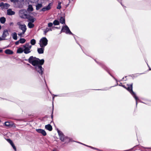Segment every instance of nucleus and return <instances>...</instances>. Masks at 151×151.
Masks as SVG:
<instances>
[{
    "label": "nucleus",
    "mask_w": 151,
    "mask_h": 151,
    "mask_svg": "<svg viewBox=\"0 0 151 151\" xmlns=\"http://www.w3.org/2000/svg\"><path fill=\"white\" fill-rule=\"evenodd\" d=\"M27 60H28L30 63L35 66V70L38 71V58L34 57L33 56H31Z\"/></svg>",
    "instance_id": "obj_1"
},
{
    "label": "nucleus",
    "mask_w": 151,
    "mask_h": 151,
    "mask_svg": "<svg viewBox=\"0 0 151 151\" xmlns=\"http://www.w3.org/2000/svg\"><path fill=\"white\" fill-rule=\"evenodd\" d=\"M122 86L127 89L133 96L136 101V104L137 105V100H139V99L136 96L135 93L132 91V84H130L129 85H127V87L125 86V85H122Z\"/></svg>",
    "instance_id": "obj_2"
},
{
    "label": "nucleus",
    "mask_w": 151,
    "mask_h": 151,
    "mask_svg": "<svg viewBox=\"0 0 151 151\" xmlns=\"http://www.w3.org/2000/svg\"><path fill=\"white\" fill-rule=\"evenodd\" d=\"M44 62V59L40 60L38 58V73L41 75L42 77V74L44 70V69L42 67L41 65H43Z\"/></svg>",
    "instance_id": "obj_3"
},
{
    "label": "nucleus",
    "mask_w": 151,
    "mask_h": 151,
    "mask_svg": "<svg viewBox=\"0 0 151 151\" xmlns=\"http://www.w3.org/2000/svg\"><path fill=\"white\" fill-rule=\"evenodd\" d=\"M29 14L27 11L25 9H22L19 12V15L22 18L26 19Z\"/></svg>",
    "instance_id": "obj_4"
},
{
    "label": "nucleus",
    "mask_w": 151,
    "mask_h": 151,
    "mask_svg": "<svg viewBox=\"0 0 151 151\" xmlns=\"http://www.w3.org/2000/svg\"><path fill=\"white\" fill-rule=\"evenodd\" d=\"M48 40L45 37L42 38L40 41L39 44L40 47H45L47 44Z\"/></svg>",
    "instance_id": "obj_5"
},
{
    "label": "nucleus",
    "mask_w": 151,
    "mask_h": 151,
    "mask_svg": "<svg viewBox=\"0 0 151 151\" xmlns=\"http://www.w3.org/2000/svg\"><path fill=\"white\" fill-rule=\"evenodd\" d=\"M58 133L60 139L62 141L66 142L69 141V139L68 137H64V136L63 135L62 132L58 130Z\"/></svg>",
    "instance_id": "obj_6"
},
{
    "label": "nucleus",
    "mask_w": 151,
    "mask_h": 151,
    "mask_svg": "<svg viewBox=\"0 0 151 151\" xmlns=\"http://www.w3.org/2000/svg\"><path fill=\"white\" fill-rule=\"evenodd\" d=\"M17 24L19 26V29L22 30L23 32H25L27 30L26 25L24 24H22L20 22H18Z\"/></svg>",
    "instance_id": "obj_7"
},
{
    "label": "nucleus",
    "mask_w": 151,
    "mask_h": 151,
    "mask_svg": "<svg viewBox=\"0 0 151 151\" xmlns=\"http://www.w3.org/2000/svg\"><path fill=\"white\" fill-rule=\"evenodd\" d=\"M61 32H65L66 34L73 35V34L71 32L68 27L66 25L63 27Z\"/></svg>",
    "instance_id": "obj_8"
},
{
    "label": "nucleus",
    "mask_w": 151,
    "mask_h": 151,
    "mask_svg": "<svg viewBox=\"0 0 151 151\" xmlns=\"http://www.w3.org/2000/svg\"><path fill=\"white\" fill-rule=\"evenodd\" d=\"M53 5L52 3H50L48 5L45 7L42 8L39 11L40 12H44L46 11H48L50 10L51 9V7Z\"/></svg>",
    "instance_id": "obj_9"
},
{
    "label": "nucleus",
    "mask_w": 151,
    "mask_h": 151,
    "mask_svg": "<svg viewBox=\"0 0 151 151\" xmlns=\"http://www.w3.org/2000/svg\"><path fill=\"white\" fill-rule=\"evenodd\" d=\"M24 2V0H18L14 6L16 8H22L23 6Z\"/></svg>",
    "instance_id": "obj_10"
},
{
    "label": "nucleus",
    "mask_w": 151,
    "mask_h": 151,
    "mask_svg": "<svg viewBox=\"0 0 151 151\" xmlns=\"http://www.w3.org/2000/svg\"><path fill=\"white\" fill-rule=\"evenodd\" d=\"M9 35V33L8 32V31L7 29L4 30L3 32V34L2 35V38L1 39L2 40H5V38L6 36Z\"/></svg>",
    "instance_id": "obj_11"
},
{
    "label": "nucleus",
    "mask_w": 151,
    "mask_h": 151,
    "mask_svg": "<svg viewBox=\"0 0 151 151\" xmlns=\"http://www.w3.org/2000/svg\"><path fill=\"white\" fill-rule=\"evenodd\" d=\"M15 14V12L12 11L11 9H9L7 10V14L9 15H12Z\"/></svg>",
    "instance_id": "obj_12"
},
{
    "label": "nucleus",
    "mask_w": 151,
    "mask_h": 151,
    "mask_svg": "<svg viewBox=\"0 0 151 151\" xmlns=\"http://www.w3.org/2000/svg\"><path fill=\"white\" fill-rule=\"evenodd\" d=\"M45 128L46 129L50 131H51L52 129V126L50 124L46 125L45 126Z\"/></svg>",
    "instance_id": "obj_13"
},
{
    "label": "nucleus",
    "mask_w": 151,
    "mask_h": 151,
    "mask_svg": "<svg viewBox=\"0 0 151 151\" xmlns=\"http://www.w3.org/2000/svg\"><path fill=\"white\" fill-rule=\"evenodd\" d=\"M38 133L41 134L43 136H45L46 135L45 131L41 129H38Z\"/></svg>",
    "instance_id": "obj_14"
},
{
    "label": "nucleus",
    "mask_w": 151,
    "mask_h": 151,
    "mask_svg": "<svg viewBox=\"0 0 151 151\" xmlns=\"http://www.w3.org/2000/svg\"><path fill=\"white\" fill-rule=\"evenodd\" d=\"M28 18H27L26 19H28V21H29V22L31 23H33L35 21L34 18L33 17H31L29 15Z\"/></svg>",
    "instance_id": "obj_15"
},
{
    "label": "nucleus",
    "mask_w": 151,
    "mask_h": 151,
    "mask_svg": "<svg viewBox=\"0 0 151 151\" xmlns=\"http://www.w3.org/2000/svg\"><path fill=\"white\" fill-rule=\"evenodd\" d=\"M5 52L6 54L8 55H12L14 53L12 51L9 49L6 50L5 51Z\"/></svg>",
    "instance_id": "obj_16"
},
{
    "label": "nucleus",
    "mask_w": 151,
    "mask_h": 151,
    "mask_svg": "<svg viewBox=\"0 0 151 151\" xmlns=\"http://www.w3.org/2000/svg\"><path fill=\"white\" fill-rule=\"evenodd\" d=\"M24 52L26 54H28L31 52L30 48L27 47H24Z\"/></svg>",
    "instance_id": "obj_17"
},
{
    "label": "nucleus",
    "mask_w": 151,
    "mask_h": 151,
    "mask_svg": "<svg viewBox=\"0 0 151 151\" xmlns=\"http://www.w3.org/2000/svg\"><path fill=\"white\" fill-rule=\"evenodd\" d=\"M44 47H41L40 48H38V53L42 54L44 52Z\"/></svg>",
    "instance_id": "obj_18"
},
{
    "label": "nucleus",
    "mask_w": 151,
    "mask_h": 151,
    "mask_svg": "<svg viewBox=\"0 0 151 151\" xmlns=\"http://www.w3.org/2000/svg\"><path fill=\"white\" fill-rule=\"evenodd\" d=\"M33 10V8L32 5H29L28 6V8L27 9V11L29 12H32Z\"/></svg>",
    "instance_id": "obj_19"
},
{
    "label": "nucleus",
    "mask_w": 151,
    "mask_h": 151,
    "mask_svg": "<svg viewBox=\"0 0 151 151\" xmlns=\"http://www.w3.org/2000/svg\"><path fill=\"white\" fill-rule=\"evenodd\" d=\"M6 18L4 17H2L0 18V22L2 24H4L6 22Z\"/></svg>",
    "instance_id": "obj_20"
},
{
    "label": "nucleus",
    "mask_w": 151,
    "mask_h": 151,
    "mask_svg": "<svg viewBox=\"0 0 151 151\" xmlns=\"http://www.w3.org/2000/svg\"><path fill=\"white\" fill-rule=\"evenodd\" d=\"M5 125L6 126L9 127H11L12 126V124H11V123L8 122H5Z\"/></svg>",
    "instance_id": "obj_21"
},
{
    "label": "nucleus",
    "mask_w": 151,
    "mask_h": 151,
    "mask_svg": "<svg viewBox=\"0 0 151 151\" xmlns=\"http://www.w3.org/2000/svg\"><path fill=\"white\" fill-rule=\"evenodd\" d=\"M12 36L13 39L15 40L17 39V34L16 32H14L12 34Z\"/></svg>",
    "instance_id": "obj_22"
},
{
    "label": "nucleus",
    "mask_w": 151,
    "mask_h": 151,
    "mask_svg": "<svg viewBox=\"0 0 151 151\" xmlns=\"http://www.w3.org/2000/svg\"><path fill=\"white\" fill-rule=\"evenodd\" d=\"M60 22L62 24H65V19L63 17H61L60 19Z\"/></svg>",
    "instance_id": "obj_23"
},
{
    "label": "nucleus",
    "mask_w": 151,
    "mask_h": 151,
    "mask_svg": "<svg viewBox=\"0 0 151 151\" xmlns=\"http://www.w3.org/2000/svg\"><path fill=\"white\" fill-rule=\"evenodd\" d=\"M24 51V50L21 47L19 48L17 50V53H22Z\"/></svg>",
    "instance_id": "obj_24"
},
{
    "label": "nucleus",
    "mask_w": 151,
    "mask_h": 151,
    "mask_svg": "<svg viewBox=\"0 0 151 151\" xmlns=\"http://www.w3.org/2000/svg\"><path fill=\"white\" fill-rule=\"evenodd\" d=\"M24 47H27L31 49L32 47V45H29V43H27L24 45H23Z\"/></svg>",
    "instance_id": "obj_25"
},
{
    "label": "nucleus",
    "mask_w": 151,
    "mask_h": 151,
    "mask_svg": "<svg viewBox=\"0 0 151 151\" xmlns=\"http://www.w3.org/2000/svg\"><path fill=\"white\" fill-rule=\"evenodd\" d=\"M34 24L30 22H29L28 23V26L30 28H32L34 27Z\"/></svg>",
    "instance_id": "obj_26"
},
{
    "label": "nucleus",
    "mask_w": 151,
    "mask_h": 151,
    "mask_svg": "<svg viewBox=\"0 0 151 151\" xmlns=\"http://www.w3.org/2000/svg\"><path fill=\"white\" fill-rule=\"evenodd\" d=\"M26 41V40L24 38H20L19 40V42L22 44L24 43Z\"/></svg>",
    "instance_id": "obj_27"
},
{
    "label": "nucleus",
    "mask_w": 151,
    "mask_h": 151,
    "mask_svg": "<svg viewBox=\"0 0 151 151\" xmlns=\"http://www.w3.org/2000/svg\"><path fill=\"white\" fill-rule=\"evenodd\" d=\"M36 43V40L34 39H32L30 41V43L32 45H34Z\"/></svg>",
    "instance_id": "obj_28"
},
{
    "label": "nucleus",
    "mask_w": 151,
    "mask_h": 151,
    "mask_svg": "<svg viewBox=\"0 0 151 151\" xmlns=\"http://www.w3.org/2000/svg\"><path fill=\"white\" fill-rule=\"evenodd\" d=\"M53 24L55 25H58L59 24V22L58 21L55 20L54 21Z\"/></svg>",
    "instance_id": "obj_29"
},
{
    "label": "nucleus",
    "mask_w": 151,
    "mask_h": 151,
    "mask_svg": "<svg viewBox=\"0 0 151 151\" xmlns=\"http://www.w3.org/2000/svg\"><path fill=\"white\" fill-rule=\"evenodd\" d=\"M61 2L59 1L58 3V4L57 7V9H60L61 6Z\"/></svg>",
    "instance_id": "obj_30"
},
{
    "label": "nucleus",
    "mask_w": 151,
    "mask_h": 151,
    "mask_svg": "<svg viewBox=\"0 0 151 151\" xmlns=\"http://www.w3.org/2000/svg\"><path fill=\"white\" fill-rule=\"evenodd\" d=\"M10 5L7 3L4 4V7L6 9H7L9 6Z\"/></svg>",
    "instance_id": "obj_31"
},
{
    "label": "nucleus",
    "mask_w": 151,
    "mask_h": 151,
    "mask_svg": "<svg viewBox=\"0 0 151 151\" xmlns=\"http://www.w3.org/2000/svg\"><path fill=\"white\" fill-rule=\"evenodd\" d=\"M18 0H10L11 2L13 3L14 4H16V3L17 2Z\"/></svg>",
    "instance_id": "obj_32"
},
{
    "label": "nucleus",
    "mask_w": 151,
    "mask_h": 151,
    "mask_svg": "<svg viewBox=\"0 0 151 151\" xmlns=\"http://www.w3.org/2000/svg\"><path fill=\"white\" fill-rule=\"evenodd\" d=\"M11 145L12 146V147L14 149V150L15 151H16V147L15 146V145H14V144L13 143H12Z\"/></svg>",
    "instance_id": "obj_33"
},
{
    "label": "nucleus",
    "mask_w": 151,
    "mask_h": 151,
    "mask_svg": "<svg viewBox=\"0 0 151 151\" xmlns=\"http://www.w3.org/2000/svg\"><path fill=\"white\" fill-rule=\"evenodd\" d=\"M49 31V28H46L45 30L44 33L45 34L47 32Z\"/></svg>",
    "instance_id": "obj_34"
},
{
    "label": "nucleus",
    "mask_w": 151,
    "mask_h": 151,
    "mask_svg": "<svg viewBox=\"0 0 151 151\" xmlns=\"http://www.w3.org/2000/svg\"><path fill=\"white\" fill-rule=\"evenodd\" d=\"M7 140L10 144V145H11L12 143H13L12 141L10 139H7Z\"/></svg>",
    "instance_id": "obj_35"
},
{
    "label": "nucleus",
    "mask_w": 151,
    "mask_h": 151,
    "mask_svg": "<svg viewBox=\"0 0 151 151\" xmlns=\"http://www.w3.org/2000/svg\"><path fill=\"white\" fill-rule=\"evenodd\" d=\"M25 32H20V33H19L18 34V35L20 36V37H22V35L23 34H24L25 33Z\"/></svg>",
    "instance_id": "obj_36"
},
{
    "label": "nucleus",
    "mask_w": 151,
    "mask_h": 151,
    "mask_svg": "<svg viewBox=\"0 0 151 151\" xmlns=\"http://www.w3.org/2000/svg\"><path fill=\"white\" fill-rule=\"evenodd\" d=\"M52 25L53 24L51 22H50L48 24V26L49 27H52Z\"/></svg>",
    "instance_id": "obj_37"
},
{
    "label": "nucleus",
    "mask_w": 151,
    "mask_h": 151,
    "mask_svg": "<svg viewBox=\"0 0 151 151\" xmlns=\"http://www.w3.org/2000/svg\"><path fill=\"white\" fill-rule=\"evenodd\" d=\"M42 5L41 4H38V9L41 7H42Z\"/></svg>",
    "instance_id": "obj_38"
},
{
    "label": "nucleus",
    "mask_w": 151,
    "mask_h": 151,
    "mask_svg": "<svg viewBox=\"0 0 151 151\" xmlns=\"http://www.w3.org/2000/svg\"><path fill=\"white\" fill-rule=\"evenodd\" d=\"M19 40L18 41H16L15 42V44L16 45H17L19 44Z\"/></svg>",
    "instance_id": "obj_39"
},
{
    "label": "nucleus",
    "mask_w": 151,
    "mask_h": 151,
    "mask_svg": "<svg viewBox=\"0 0 151 151\" xmlns=\"http://www.w3.org/2000/svg\"><path fill=\"white\" fill-rule=\"evenodd\" d=\"M4 3L3 2H1L0 3V7L3 6H4Z\"/></svg>",
    "instance_id": "obj_40"
},
{
    "label": "nucleus",
    "mask_w": 151,
    "mask_h": 151,
    "mask_svg": "<svg viewBox=\"0 0 151 151\" xmlns=\"http://www.w3.org/2000/svg\"><path fill=\"white\" fill-rule=\"evenodd\" d=\"M36 9L37 10H38V4H36Z\"/></svg>",
    "instance_id": "obj_41"
},
{
    "label": "nucleus",
    "mask_w": 151,
    "mask_h": 151,
    "mask_svg": "<svg viewBox=\"0 0 151 151\" xmlns=\"http://www.w3.org/2000/svg\"><path fill=\"white\" fill-rule=\"evenodd\" d=\"M13 24H14L13 23V22H11V23L9 24V25H10V26L12 25H13Z\"/></svg>",
    "instance_id": "obj_42"
},
{
    "label": "nucleus",
    "mask_w": 151,
    "mask_h": 151,
    "mask_svg": "<svg viewBox=\"0 0 151 151\" xmlns=\"http://www.w3.org/2000/svg\"><path fill=\"white\" fill-rule=\"evenodd\" d=\"M49 31H52V28H49Z\"/></svg>",
    "instance_id": "obj_43"
},
{
    "label": "nucleus",
    "mask_w": 151,
    "mask_h": 151,
    "mask_svg": "<svg viewBox=\"0 0 151 151\" xmlns=\"http://www.w3.org/2000/svg\"><path fill=\"white\" fill-rule=\"evenodd\" d=\"M70 1H69V3L66 5V7H67L69 4Z\"/></svg>",
    "instance_id": "obj_44"
},
{
    "label": "nucleus",
    "mask_w": 151,
    "mask_h": 151,
    "mask_svg": "<svg viewBox=\"0 0 151 151\" xmlns=\"http://www.w3.org/2000/svg\"><path fill=\"white\" fill-rule=\"evenodd\" d=\"M3 50L2 49H0V52H2Z\"/></svg>",
    "instance_id": "obj_45"
},
{
    "label": "nucleus",
    "mask_w": 151,
    "mask_h": 151,
    "mask_svg": "<svg viewBox=\"0 0 151 151\" xmlns=\"http://www.w3.org/2000/svg\"><path fill=\"white\" fill-rule=\"evenodd\" d=\"M2 39H1V37H0V41L2 40Z\"/></svg>",
    "instance_id": "obj_46"
},
{
    "label": "nucleus",
    "mask_w": 151,
    "mask_h": 151,
    "mask_svg": "<svg viewBox=\"0 0 151 151\" xmlns=\"http://www.w3.org/2000/svg\"><path fill=\"white\" fill-rule=\"evenodd\" d=\"M1 29V25H0V29Z\"/></svg>",
    "instance_id": "obj_47"
},
{
    "label": "nucleus",
    "mask_w": 151,
    "mask_h": 151,
    "mask_svg": "<svg viewBox=\"0 0 151 151\" xmlns=\"http://www.w3.org/2000/svg\"><path fill=\"white\" fill-rule=\"evenodd\" d=\"M36 130L37 132H38V129H36Z\"/></svg>",
    "instance_id": "obj_48"
},
{
    "label": "nucleus",
    "mask_w": 151,
    "mask_h": 151,
    "mask_svg": "<svg viewBox=\"0 0 151 151\" xmlns=\"http://www.w3.org/2000/svg\"><path fill=\"white\" fill-rule=\"evenodd\" d=\"M27 65H30V64H27Z\"/></svg>",
    "instance_id": "obj_49"
},
{
    "label": "nucleus",
    "mask_w": 151,
    "mask_h": 151,
    "mask_svg": "<svg viewBox=\"0 0 151 151\" xmlns=\"http://www.w3.org/2000/svg\"><path fill=\"white\" fill-rule=\"evenodd\" d=\"M51 117H52H52H53V115H51Z\"/></svg>",
    "instance_id": "obj_50"
},
{
    "label": "nucleus",
    "mask_w": 151,
    "mask_h": 151,
    "mask_svg": "<svg viewBox=\"0 0 151 151\" xmlns=\"http://www.w3.org/2000/svg\"><path fill=\"white\" fill-rule=\"evenodd\" d=\"M89 147H91V148H93V147H91V146H89Z\"/></svg>",
    "instance_id": "obj_51"
},
{
    "label": "nucleus",
    "mask_w": 151,
    "mask_h": 151,
    "mask_svg": "<svg viewBox=\"0 0 151 151\" xmlns=\"http://www.w3.org/2000/svg\"><path fill=\"white\" fill-rule=\"evenodd\" d=\"M52 151H55V150H53Z\"/></svg>",
    "instance_id": "obj_52"
},
{
    "label": "nucleus",
    "mask_w": 151,
    "mask_h": 151,
    "mask_svg": "<svg viewBox=\"0 0 151 151\" xmlns=\"http://www.w3.org/2000/svg\"><path fill=\"white\" fill-rule=\"evenodd\" d=\"M55 28H58V27H55Z\"/></svg>",
    "instance_id": "obj_53"
},
{
    "label": "nucleus",
    "mask_w": 151,
    "mask_h": 151,
    "mask_svg": "<svg viewBox=\"0 0 151 151\" xmlns=\"http://www.w3.org/2000/svg\"><path fill=\"white\" fill-rule=\"evenodd\" d=\"M150 70H151V68H150Z\"/></svg>",
    "instance_id": "obj_54"
},
{
    "label": "nucleus",
    "mask_w": 151,
    "mask_h": 151,
    "mask_svg": "<svg viewBox=\"0 0 151 151\" xmlns=\"http://www.w3.org/2000/svg\"><path fill=\"white\" fill-rule=\"evenodd\" d=\"M1 122V120H0V123Z\"/></svg>",
    "instance_id": "obj_55"
}]
</instances>
